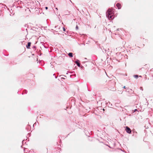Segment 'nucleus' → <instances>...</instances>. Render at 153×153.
I'll use <instances>...</instances> for the list:
<instances>
[{"instance_id": "1", "label": "nucleus", "mask_w": 153, "mask_h": 153, "mask_svg": "<svg viewBox=\"0 0 153 153\" xmlns=\"http://www.w3.org/2000/svg\"><path fill=\"white\" fill-rule=\"evenodd\" d=\"M114 14L112 10L108 9L107 12L106 16L109 19H112L114 18Z\"/></svg>"}, {"instance_id": "2", "label": "nucleus", "mask_w": 153, "mask_h": 153, "mask_svg": "<svg viewBox=\"0 0 153 153\" xmlns=\"http://www.w3.org/2000/svg\"><path fill=\"white\" fill-rule=\"evenodd\" d=\"M126 132L130 134L131 132V129L128 126H126Z\"/></svg>"}, {"instance_id": "3", "label": "nucleus", "mask_w": 153, "mask_h": 153, "mask_svg": "<svg viewBox=\"0 0 153 153\" xmlns=\"http://www.w3.org/2000/svg\"><path fill=\"white\" fill-rule=\"evenodd\" d=\"M116 6L119 9L121 8V5L120 4L117 3L116 4Z\"/></svg>"}, {"instance_id": "4", "label": "nucleus", "mask_w": 153, "mask_h": 153, "mask_svg": "<svg viewBox=\"0 0 153 153\" xmlns=\"http://www.w3.org/2000/svg\"><path fill=\"white\" fill-rule=\"evenodd\" d=\"M31 44V43L30 42H28L27 43V48L29 49L30 48V45Z\"/></svg>"}, {"instance_id": "5", "label": "nucleus", "mask_w": 153, "mask_h": 153, "mask_svg": "<svg viewBox=\"0 0 153 153\" xmlns=\"http://www.w3.org/2000/svg\"><path fill=\"white\" fill-rule=\"evenodd\" d=\"M72 54H73V53H70L68 54L69 56L70 57H73Z\"/></svg>"}, {"instance_id": "6", "label": "nucleus", "mask_w": 153, "mask_h": 153, "mask_svg": "<svg viewBox=\"0 0 153 153\" xmlns=\"http://www.w3.org/2000/svg\"><path fill=\"white\" fill-rule=\"evenodd\" d=\"M134 78H137L138 77V75H134Z\"/></svg>"}, {"instance_id": "7", "label": "nucleus", "mask_w": 153, "mask_h": 153, "mask_svg": "<svg viewBox=\"0 0 153 153\" xmlns=\"http://www.w3.org/2000/svg\"><path fill=\"white\" fill-rule=\"evenodd\" d=\"M77 65L78 66H80V64H79V63H77Z\"/></svg>"}, {"instance_id": "8", "label": "nucleus", "mask_w": 153, "mask_h": 153, "mask_svg": "<svg viewBox=\"0 0 153 153\" xmlns=\"http://www.w3.org/2000/svg\"><path fill=\"white\" fill-rule=\"evenodd\" d=\"M45 8L46 10H47L48 9V7H45Z\"/></svg>"}, {"instance_id": "9", "label": "nucleus", "mask_w": 153, "mask_h": 153, "mask_svg": "<svg viewBox=\"0 0 153 153\" xmlns=\"http://www.w3.org/2000/svg\"><path fill=\"white\" fill-rule=\"evenodd\" d=\"M63 30L64 31H65V30L64 28H63Z\"/></svg>"}, {"instance_id": "10", "label": "nucleus", "mask_w": 153, "mask_h": 153, "mask_svg": "<svg viewBox=\"0 0 153 153\" xmlns=\"http://www.w3.org/2000/svg\"><path fill=\"white\" fill-rule=\"evenodd\" d=\"M123 88H126V87H125V86H124L123 87Z\"/></svg>"}, {"instance_id": "11", "label": "nucleus", "mask_w": 153, "mask_h": 153, "mask_svg": "<svg viewBox=\"0 0 153 153\" xmlns=\"http://www.w3.org/2000/svg\"><path fill=\"white\" fill-rule=\"evenodd\" d=\"M61 78L62 79H65V78H63V77H61Z\"/></svg>"}, {"instance_id": "12", "label": "nucleus", "mask_w": 153, "mask_h": 153, "mask_svg": "<svg viewBox=\"0 0 153 153\" xmlns=\"http://www.w3.org/2000/svg\"><path fill=\"white\" fill-rule=\"evenodd\" d=\"M140 76V77H141V76Z\"/></svg>"}]
</instances>
